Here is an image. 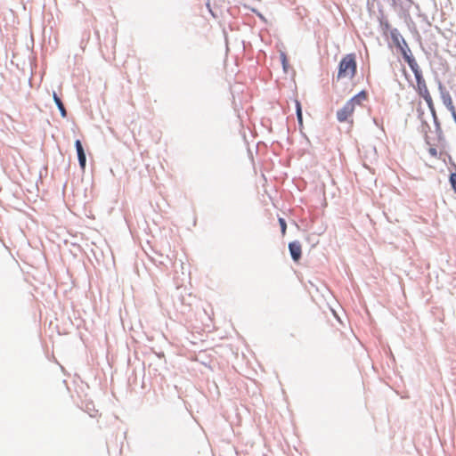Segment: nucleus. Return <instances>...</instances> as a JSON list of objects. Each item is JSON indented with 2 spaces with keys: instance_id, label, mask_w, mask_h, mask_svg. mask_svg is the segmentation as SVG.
<instances>
[{
  "instance_id": "obj_1",
  "label": "nucleus",
  "mask_w": 456,
  "mask_h": 456,
  "mask_svg": "<svg viewBox=\"0 0 456 456\" xmlns=\"http://www.w3.org/2000/svg\"><path fill=\"white\" fill-rule=\"evenodd\" d=\"M367 99V94L364 91L350 99L342 109L337 111V118L339 122H346L354 111L357 105H361Z\"/></svg>"
},
{
  "instance_id": "obj_2",
  "label": "nucleus",
  "mask_w": 456,
  "mask_h": 456,
  "mask_svg": "<svg viewBox=\"0 0 456 456\" xmlns=\"http://www.w3.org/2000/svg\"><path fill=\"white\" fill-rule=\"evenodd\" d=\"M356 73V61L354 54H346L338 64V79L353 78Z\"/></svg>"
},
{
  "instance_id": "obj_3",
  "label": "nucleus",
  "mask_w": 456,
  "mask_h": 456,
  "mask_svg": "<svg viewBox=\"0 0 456 456\" xmlns=\"http://www.w3.org/2000/svg\"><path fill=\"white\" fill-rule=\"evenodd\" d=\"M417 89H418L419 94L427 102V104L428 106V109L430 110V111L432 113V116L434 118V121H435L436 125L438 126L439 124H438V121H437V117H436L435 106H434V103H433V100L431 98V95L429 94V91L428 89V86L426 85V82H425L424 78H422V79L419 78V80L417 81Z\"/></svg>"
},
{
  "instance_id": "obj_4",
  "label": "nucleus",
  "mask_w": 456,
  "mask_h": 456,
  "mask_svg": "<svg viewBox=\"0 0 456 456\" xmlns=\"http://www.w3.org/2000/svg\"><path fill=\"white\" fill-rule=\"evenodd\" d=\"M438 89L440 92L442 102L444 104V106L451 111V113L456 112L450 93L445 89V87L441 83H439Z\"/></svg>"
},
{
  "instance_id": "obj_5",
  "label": "nucleus",
  "mask_w": 456,
  "mask_h": 456,
  "mask_svg": "<svg viewBox=\"0 0 456 456\" xmlns=\"http://www.w3.org/2000/svg\"><path fill=\"white\" fill-rule=\"evenodd\" d=\"M289 253L291 255L292 259L295 262H297L301 258L302 251H301V244L299 241H292L289 244Z\"/></svg>"
},
{
  "instance_id": "obj_6",
  "label": "nucleus",
  "mask_w": 456,
  "mask_h": 456,
  "mask_svg": "<svg viewBox=\"0 0 456 456\" xmlns=\"http://www.w3.org/2000/svg\"><path fill=\"white\" fill-rule=\"evenodd\" d=\"M75 147H76L77 153L79 166L81 167L82 169H84L86 167V152H85L84 147H83L80 140H77L75 142Z\"/></svg>"
},
{
  "instance_id": "obj_7",
  "label": "nucleus",
  "mask_w": 456,
  "mask_h": 456,
  "mask_svg": "<svg viewBox=\"0 0 456 456\" xmlns=\"http://www.w3.org/2000/svg\"><path fill=\"white\" fill-rule=\"evenodd\" d=\"M408 65L410 66L411 69L414 73L416 81H418L419 78V79L423 78L419 66L418 65V63L416 62L415 60H408Z\"/></svg>"
},
{
  "instance_id": "obj_8",
  "label": "nucleus",
  "mask_w": 456,
  "mask_h": 456,
  "mask_svg": "<svg viewBox=\"0 0 456 456\" xmlns=\"http://www.w3.org/2000/svg\"><path fill=\"white\" fill-rule=\"evenodd\" d=\"M53 101H54L55 104L57 105L61 116L63 118H66L67 110H66L65 106H64L63 102H61V98L57 95V94L55 92L53 93Z\"/></svg>"
},
{
  "instance_id": "obj_9",
  "label": "nucleus",
  "mask_w": 456,
  "mask_h": 456,
  "mask_svg": "<svg viewBox=\"0 0 456 456\" xmlns=\"http://www.w3.org/2000/svg\"><path fill=\"white\" fill-rule=\"evenodd\" d=\"M391 37L393 38V40L398 45H400V39H402L403 43L407 46V44L405 42V40L403 38V37L399 34L398 30L397 29H393L391 31Z\"/></svg>"
},
{
  "instance_id": "obj_10",
  "label": "nucleus",
  "mask_w": 456,
  "mask_h": 456,
  "mask_svg": "<svg viewBox=\"0 0 456 456\" xmlns=\"http://www.w3.org/2000/svg\"><path fill=\"white\" fill-rule=\"evenodd\" d=\"M279 224L281 225V230L282 234H285L286 229H287V224H286L285 220L283 218H279Z\"/></svg>"
},
{
  "instance_id": "obj_11",
  "label": "nucleus",
  "mask_w": 456,
  "mask_h": 456,
  "mask_svg": "<svg viewBox=\"0 0 456 456\" xmlns=\"http://www.w3.org/2000/svg\"><path fill=\"white\" fill-rule=\"evenodd\" d=\"M297 116L300 123H302V110L298 102H297Z\"/></svg>"
},
{
  "instance_id": "obj_12",
  "label": "nucleus",
  "mask_w": 456,
  "mask_h": 456,
  "mask_svg": "<svg viewBox=\"0 0 456 456\" xmlns=\"http://www.w3.org/2000/svg\"><path fill=\"white\" fill-rule=\"evenodd\" d=\"M450 182H451V184H452L454 191L456 192V174H452L451 175Z\"/></svg>"
},
{
  "instance_id": "obj_13",
  "label": "nucleus",
  "mask_w": 456,
  "mask_h": 456,
  "mask_svg": "<svg viewBox=\"0 0 456 456\" xmlns=\"http://www.w3.org/2000/svg\"><path fill=\"white\" fill-rule=\"evenodd\" d=\"M403 55L405 61L408 63V60H415L411 55L408 54L405 50L403 49Z\"/></svg>"
},
{
  "instance_id": "obj_14",
  "label": "nucleus",
  "mask_w": 456,
  "mask_h": 456,
  "mask_svg": "<svg viewBox=\"0 0 456 456\" xmlns=\"http://www.w3.org/2000/svg\"><path fill=\"white\" fill-rule=\"evenodd\" d=\"M282 64H283L284 69H286V58L283 55H282Z\"/></svg>"
}]
</instances>
